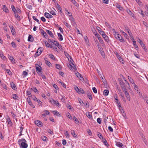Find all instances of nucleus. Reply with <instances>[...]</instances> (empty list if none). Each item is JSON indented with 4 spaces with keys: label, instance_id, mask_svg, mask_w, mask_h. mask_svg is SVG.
<instances>
[{
    "label": "nucleus",
    "instance_id": "603ef678",
    "mask_svg": "<svg viewBox=\"0 0 148 148\" xmlns=\"http://www.w3.org/2000/svg\"><path fill=\"white\" fill-rule=\"evenodd\" d=\"M68 114L67 115V117H68L71 120L73 119V118L70 114L69 113H68Z\"/></svg>",
    "mask_w": 148,
    "mask_h": 148
},
{
    "label": "nucleus",
    "instance_id": "39448f33",
    "mask_svg": "<svg viewBox=\"0 0 148 148\" xmlns=\"http://www.w3.org/2000/svg\"><path fill=\"white\" fill-rule=\"evenodd\" d=\"M43 48L42 47H39L37 51L36 52V54L37 56H39L42 52L43 50Z\"/></svg>",
    "mask_w": 148,
    "mask_h": 148
},
{
    "label": "nucleus",
    "instance_id": "e433bc0d",
    "mask_svg": "<svg viewBox=\"0 0 148 148\" xmlns=\"http://www.w3.org/2000/svg\"><path fill=\"white\" fill-rule=\"evenodd\" d=\"M127 12L128 14L132 17H134V14L131 12L130 10H127Z\"/></svg>",
    "mask_w": 148,
    "mask_h": 148
},
{
    "label": "nucleus",
    "instance_id": "423d86ee",
    "mask_svg": "<svg viewBox=\"0 0 148 148\" xmlns=\"http://www.w3.org/2000/svg\"><path fill=\"white\" fill-rule=\"evenodd\" d=\"M123 91L125 92V94L128 100L129 101H130V95L129 94L128 92L127 91L126 89L125 90H123Z\"/></svg>",
    "mask_w": 148,
    "mask_h": 148
},
{
    "label": "nucleus",
    "instance_id": "3c124183",
    "mask_svg": "<svg viewBox=\"0 0 148 148\" xmlns=\"http://www.w3.org/2000/svg\"><path fill=\"white\" fill-rule=\"evenodd\" d=\"M117 95H115L114 98L116 100L115 102H116V104H118V102H119V100L117 98Z\"/></svg>",
    "mask_w": 148,
    "mask_h": 148
},
{
    "label": "nucleus",
    "instance_id": "f257e3e1",
    "mask_svg": "<svg viewBox=\"0 0 148 148\" xmlns=\"http://www.w3.org/2000/svg\"><path fill=\"white\" fill-rule=\"evenodd\" d=\"M138 42H139L140 45L142 46V47L144 49L145 51V52H147V49H146L145 45L143 43V42L141 40H140V39L138 40Z\"/></svg>",
    "mask_w": 148,
    "mask_h": 148
},
{
    "label": "nucleus",
    "instance_id": "72a5a7b5",
    "mask_svg": "<svg viewBox=\"0 0 148 148\" xmlns=\"http://www.w3.org/2000/svg\"><path fill=\"white\" fill-rule=\"evenodd\" d=\"M41 138L44 141H47L48 140L47 138L45 136H43L41 137Z\"/></svg>",
    "mask_w": 148,
    "mask_h": 148
},
{
    "label": "nucleus",
    "instance_id": "6e6d98bb",
    "mask_svg": "<svg viewBox=\"0 0 148 148\" xmlns=\"http://www.w3.org/2000/svg\"><path fill=\"white\" fill-rule=\"evenodd\" d=\"M78 93H80L82 94H84L85 93L84 91L81 89L79 90H78V92H77Z\"/></svg>",
    "mask_w": 148,
    "mask_h": 148
},
{
    "label": "nucleus",
    "instance_id": "c756f323",
    "mask_svg": "<svg viewBox=\"0 0 148 148\" xmlns=\"http://www.w3.org/2000/svg\"><path fill=\"white\" fill-rule=\"evenodd\" d=\"M141 96L142 97V98L145 101L146 100V99H147L148 98V97H147V95L145 94H143V95H141Z\"/></svg>",
    "mask_w": 148,
    "mask_h": 148
},
{
    "label": "nucleus",
    "instance_id": "1a4fd4ad",
    "mask_svg": "<svg viewBox=\"0 0 148 148\" xmlns=\"http://www.w3.org/2000/svg\"><path fill=\"white\" fill-rule=\"evenodd\" d=\"M2 9L3 10L5 13H7L9 12V10L5 5H3Z\"/></svg>",
    "mask_w": 148,
    "mask_h": 148
},
{
    "label": "nucleus",
    "instance_id": "0eeeda50",
    "mask_svg": "<svg viewBox=\"0 0 148 148\" xmlns=\"http://www.w3.org/2000/svg\"><path fill=\"white\" fill-rule=\"evenodd\" d=\"M44 16L46 18H52L53 17L52 15L47 12H45L44 14Z\"/></svg>",
    "mask_w": 148,
    "mask_h": 148
},
{
    "label": "nucleus",
    "instance_id": "f8f14e48",
    "mask_svg": "<svg viewBox=\"0 0 148 148\" xmlns=\"http://www.w3.org/2000/svg\"><path fill=\"white\" fill-rule=\"evenodd\" d=\"M46 32L47 33L51 36V37L53 38H54V36L51 31L49 30H47Z\"/></svg>",
    "mask_w": 148,
    "mask_h": 148
},
{
    "label": "nucleus",
    "instance_id": "864d4df0",
    "mask_svg": "<svg viewBox=\"0 0 148 148\" xmlns=\"http://www.w3.org/2000/svg\"><path fill=\"white\" fill-rule=\"evenodd\" d=\"M106 25L110 29H112V27H111L110 24L107 22H106L105 23Z\"/></svg>",
    "mask_w": 148,
    "mask_h": 148
},
{
    "label": "nucleus",
    "instance_id": "4468645a",
    "mask_svg": "<svg viewBox=\"0 0 148 148\" xmlns=\"http://www.w3.org/2000/svg\"><path fill=\"white\" fill-rule=\"evenodd\" d=\"M46 46L48 47L53 48V46L50 45L47 41H44Z\"/></svg>",
    "mask_w": 148,
    "mask_h": 148
},
{
    "label": "nucleus",
    "instance_id": "473e14b6",
    "mask_svg": "<svg viewBox=\"0 0 148 148\" xmlns=\"http://www.w3.org/2000/svg\"><path fill=\"white\" fill-rule=\"evenodd\" d=\"M128 79L130 81V82L132 84H134L135 83L134 82V80L133 79L131 78V77H130L128 76Z\"/></svg>",
    "mask_w": 148,
    "mask_h": 148
},
{
    "label": "nucleus",
    "instance_id": "5fc2aeb1",
    "mask_svg": "<svg viewBox=\"0 0 148 148\" xmlns=\"http://www.w3.org/2000/svg\"><path fill=\"white\" fill-rule=\"evenodd\" d=\"M32 18L35 21H36L38 24H40L39 21L36 18L35 16H33Z\"/></svg>",
    "mask_w": 148,
    "mask_h": 148
},
{
    "label": "nucleus",
    "instance_id": "0e129e2a",
    "mask_svg": "<svg viewBox=\"0 0 148 148\" xmlns=\"http://www.w3.org/2000/svg\"><path fill=\"white\" fill-rule=\"evenodd\" d=\"M1 85L3 88L6 90L7 89V88L6 87L5 84H1Z\"/></svg>",
    "mask_w": 148,
    "mask_h": 148
},
{
    "label": "nucleus",
    "instance_id": "13d9d810",
    "mask_svg": "<svg viewBox=\"0 0 148 148\" xmlns=\"http://www.w3.org/2000/svg\"><path fill=\"white\" fill-rule=\"evenodd\" d=\"M120 95L121 97H122V99L123 100V101H124L126 102V101L125 100V98L123 94L121 93L120 94Z\"/></svg>",
    "mask_w": 148,
    "mask_h": 148
},
{
    "label": "nucleus",
    "instance_id": "412c9836",
    "mask_svg": "<svg viewBox=\"0 0 148 148\" xmlns=\"http://www.w3.org/2000/svg\"><path fill=\"white\" fill-rule=\"evenodd\" d=\"M134 88L135 90H136L137 91V92L138 93H139V95H140V92L139 91H138V87H137V85L135 84V83L134 84Z\"/></svg>",
    "mask_w": 148,
    "mask_h": 148
},
{
    "label": "nucleus",
    "instance_id": "de8ad7c7",
    "mask_svg": "<svg viewBox=\"0 0 148 148\" xmlns=\"http://www.w3.org/2000/svg\"><path fill=\"white\" fill-rule=\"evenodd\" d=\"M53 114L55 115H56L57 116H59L60 115L59 112L56 111H53Z\"/></svg>",
    "mask_w": 148,
    "mask_h": 148
},
{
    "label": "nucleus",
    "instance_id": "69168bd1",
    "mask_svg": "<svg viewBox=\"0 0 148 148\" xmlns=\"http://www.w3.org/2000/svg\"><path fill=\"white\" fill-rule=\"evenodd\" d=\"M64 25L66 27H67L68 28H69V29H70V28L71 27V26L69 25L66 22L65 23Z\"/></svg>",
    "mask_w": 148,
    "mask_h": 148
},
{
    "label": "nucleus",
    "instance_id": "bb28decb",
    "mask_svg": "<svg viewBox=\"0 0 148 148\" xmlns=\"http://www.w3.org/2000/svg\"><path fill=\"white\" fill-rule=\"evenodd\" d=\"M69 17H70V18H69V19H70V20L71 21H72V22L73 23H75V21L74 20V18L73 17V16L72 14H71V15H69Z\"/></svg>",
    "mask_w": 148,
    "mask_h": 148
},
{
    "label": "nucleus",
    "instance_id": "4d7b16f0",
    "mask_svg": "<svg viewBox=\"0 0 148 148\" xmlns=\"http://www.w3.org/2000/svg\"><path fill=\"white\" fill-rule=\"evenodd\" d=\"M46 64L49 67H50L51 65V63L48 61H46Z\"/></svg>",
    "mask_w": 148,
    "mask_h": 148
},
{
    "label": "nucleus",
    "instance_id": "7ed1b4c3",
    "mask_svg": "<svg viewBox=\"0 0 148 148\" xmlns=\"http://www.w3.org/2000/svg\"><path fill=\"white\" fill-rule=\"evenodd\" d=\"M35 124L37 125L39 127H42L43 126V124L41 121L38 120H36L35 122Z\"/></svg>",
    "mask_w": 148,
    "mask_h": 148
},
{
    "label": "nucleus",
    "instance_id": "cd10ccee",
    "mask_svg": "<svg viewBox=\"0 0 148 148\" xmlns=\"http://www.w3.org/2000/svg\"><path fill=\"white\" fill-rule=\"evenodd\" d=\"M87 117L90 119H92V116L90 113L88 112V114H86Z\"/></svg>",
    "mask_w": 148,
    "mask_h": 148
},
{
    "label": "nucleus",
    "instance_id": "bf43d9fd",
    "mask_svg": "<svg viewBox=\"0 0 148 148\" xmlns=\"http://www.w3.org/2000/svg\"><path fill=\"white\" fill-rule=\"evenodd\" d=\"M121 113H122V114L123 116L124 117H125L126 116V114L125 113L124 111L122 109V110L121 111Z\"/></svg>",
    "mask_w": 148,
    "mask_h": 148
},
{
    "label": "nucleus",
    "instance_id": "a19ab883",
    "mask_svg": "<svg viewBox=\"0 0 148 148\" xmlns=\"http://www.w3.org/2000/svg\"><path fill=\"white\" fill-rule=\"evenodd\" d=\"M73 119L75 121V123H79V122L78 120L77 119L75 116H74Z\"/></svg>",
    "mask_w": 148,
    "mask_h": 148
},
{
    "label": "nucleus",
    "instance_id": "09e8293b",
    "mask_svg": "<svg viewBox=\"0 0 148 148\" xmlns=\"http://www.w3.org/2000/svg\"><path fill=\"white\" fill-rule=\"evenodd\" d=\"M100 78L101 79L102 82L104 83H105V82H106V80L105 78H104L101 75H100Z\"/></svg>",
    "mask_w": 148,
    "mask_h": 148
},
{
    "label": "nucleus",
    "instance_id": "37998d69",
    "mask_svg": "<svg viewBox=\"0 0 148 148\" xmlns=\"http://www.w3.org/2000/svg\"><path fill=\"white\" fill-rule=\"evenodd\" d=\"M26 93L27 95L28 96V97H31L32 95L31 94V93L30 91H27Z\"/></svg>",
    "mask_w": 148,
    "mask_h": 148
},
{
    "label": "nucleus",
    "instance_id": "a211bd4d",
    "mask_svg": "<svg viewBox=\"0 0 148 148\" xmlns=\"http://www.w3.org/2000/svg\"><path fill=\"white\" fill-rule=\"evenodd\" d=\"M116 145L120 148H121L122 147L124 146L123 144L120 142H117Z\"/></svg>",
    "mask_w": 148,
    "mask_h": 148
},
{
    "label": "nucleus",
    "instance_id": "20e7f679",
    "mask_svg": "<svg viewBox=\"0 0 148 148\" xmlns=\"http://www.w3.org/2000/svg\"><path fill=\"white\" fill-rule=\"evenodd\" d=\"M19 145L21 148H27L28 146L27 144L24 142H22Z\"/></svg>",
    "mask_w": 148,
    "mask_h": 148
},
{
    "label": "nucleus",
    "instance_id": "c9c22d12",
    "mask_svg": "<svg viewBox=\"0 0 148 148\" xmlns=\"http://www.w3.org/2000/svg\"><path fill=\"white\" fill-rule=\"evenodd\" d=\"M26 6L27 8L29 9H32V5H30L29 3L27 4H26Z\"/></svg>",
    "mask_w": 148,
    "mask_h": 148
},
{
    "label": "nucleus",
    "instance_id": "6e6552de",
    "mask_svg": "<svg viewBox=\"0 0 148 148\" xmlns=\"http://www.w3.org/2000/svg\"><path fill=\"white\" fill-rule=\"evenodd\" d=\"M34 40V38L31 35H29L28 38V41L32 42Z\"/></svg>",
    "mask_w": 148,
    "mask_h": 148
},
{
    "label": "nucleus",
    "instance_id": "a878e982",
    "mask_svg": "<svg viewBox=\"0 0 148 148\" xmlns=\"http://www.w3.org/2000/svg\"><path fill=\"white\" fill-rule=\"evenodd\" d=\"M87 95L88 97L90 100L92 99V96L91 93L90 92H88L87 93Z\"/></svg>",
    "mask_w": 148,
    "mask_h": 148
},
{
    "label": "nucleus",
    "instance_id": "7c9ffc66",
    "mask_svg": "<svg viewBox=\"0 0 148 148\" xmlns=\"http://www.w3.org/2000/svg\"><path fill=\"white\" fill-rule=\"evenodd\" d=\"M7 121L9 125H11L12 124V122L9 117L8 116L7 119Z\"/></svg>",
    "mask_w": 148,
    "mask_h": 148
},
{
    "label": "nucleus",
    "instance_id": "b1692460",
    "mask_svg": "<svg viewBox=\"0 0 148 148\" xmlns=\"http://www.w3.org/2000/svg\"><path fill=\"white\" fill-rule=\"evenodd\" d=\"M13 98L16 100H18V97L17 95L15 94H13L12 95Z\"/></svg>",
    "mask_w": 148,
    "mask_h": 148
},
{
    "label": "nucleus",
    "instance_id": "a18cd8bd",
    "mask_svg": "<svg viewBox=\"0 0 148 148\" xmlns=\"http://www.w3.org/2000/svg\"><path fill=\"white\" fill-rule=\"evenodd\" d=\"M97 123L99 124H101V119L100 118H99L97 119Z\"/></svg>",
    "mask_w": 148,
    "mask_h": 148
},
{
    "label": "nucleus",
    "instance_id": "f3484780",
    "mask_svg": "<svg viewBox=\"0 0 148 148\" xmlns=\"http://www.w3.org/2000/svg\"><path fill=\"white\" fill-rule=\"evenodd\" d=\"M58 39L60 41H62L63 40V37L62 34L60 33L58 34Z\"/></svg>",
    "mask_w": 148,
    "mask_h": 148
},
{
    "label": "nucleus",
    "instance_id": "6ab92c4d",
    "mask_svg": "<svg viewBox=\"0 0 148 148\" xmlns=\"http://www.w3.org/2000/svg\"><path fill=\"white\" fill-rule=\"evenodd\" d=\"M11 8L12 9L13 12H14V14H16V9H15L14 6L13 5H11Z\"/></svg>",
    "mask_w": 148,
    "mask_h": 148
},
{
    "label": "nucleus",
    "instance_id": "9b49d317",
    "mask_svg": "<svg viewBox=\"0 0 148 148\" xmlns=\"http://www.w3.org/2000/svg\"><path fill=\"white\" fill-rule=\"evenodd\" d=\"M114 36L115 38L117 40H120V38L121 37V36L118 34V33H116V34H114Z\"/></svg>",
    "mask_w": 148,
    "mask_h": 148
},
{
    "label": "nucleus",
    "instance_id": "dca6fc26",
    "mask_svg": "<svg viewBox=\"0 0 148 148\" xmlns=\"http://www.w3.org/2000/svg\"><path fill=\"white\" fill-rule=\"evenodd\" d=\"M76 75L80 80H81V79H80V78L84 80V79L82 76V75L79 73L77 72V73H76Z\"/></svg>",
    "mask_w": 148,
    "mask_h": 148
},
{
    "label": "nucleus",
    "instance_id": "393cba45",
    "mask_svg": "<svg viewBox=\"0 0 148 148\" xmlns=\"http://www.w3.org/2000/svg\"><path fill=\"white\" fill-rule=\"evenodd\" d=\"M109 91L108 90H105L103 91V94L104 95L107 96L108 95Z\"/></svg>",
    "mask_w": 148,
    "mask_h": 148
},
{
    "label": "nucleus",
    "instance_id": "4c0bfd02",
    "mask_svg": "<svg viewBox=\"0 0 148 148\" xmlns=\"http://www.w3.org/2000/svg\"><path fill=\"white\" fill-rule=\"evenodd\" d=\"M56 68L57 69H61L62 68V67L60 65V64H55Z\"/></svg>",
    "mask_w": 148,
    "mask_h": 148
},
{
    "label": "nucleus",
    "instance_id": "774afa93",
    "mask_svg": "<svg viewBox=\"0 0 148 148\" xmlns=\"http://www.w3.org/2000/svg\"><path fill=\"white\" fill-rule=\"evenodd\" d=\"M11 44L12 45V46L14 48L16 47V45L15 44V43L13 42H12L11 43Z\"/></svg>",
    "mask_w": 148,
    "mask_h": 148
},
{
    "label": "nucleus",
    "instance_id": "c85d7f7f",
    "mask_svg": "<svg viewBox=\"0 0 148 148\" xmlns=\"http://www.w3.org/2000/svg\"><path fill=\"white\" fill-rule=\"evenodd\" d=\"M39 67H39H37L36 68V69L37 72L38 71V72H41V71L42 70V68L40 66H39Z\"/></svg>",
    "mask_w": 148,
    "mask_h": 148
},
{
    "label": "nucleus",
    "instance_id": "ddd939ff",
    "mask_svg": "<svg viewBox=\"0 0 148 148\" xmlns=\"http://www.w3.org/2000/svg\"><path fill=\"white\" fill-rule=\"evenodd\" d=\"M71 133L74 138H77V136L74 130H71Z\"/></svg>",
    "mask_w": 148,
    "mask_h": 148
},
{
    "label": "nucleus",
    "instance_id": "79ce46f5",
    "mask_svg": "<svg viewBox=\"0 0 148 148\" xmlns=\"http://www.w3.org/2000/svg\"><path fill=\"white\" fill-rule=\"evenodd\" d=\"M105 40L107 42H110V40L108 36H107L104 38Z\"/></svg>",
    "mask_w": 148,
    "mask_h": 148
},
{
    "label": "nucleus",
    "instance_id": "e2e57ef3",
    "mask_svg": "<svg viewBox=\"0 0 148 148\" xmlns=\"http://www.w3.org/2000/svg\"><path fill=\"white\" fill-rule=\"evenodd\" d=\"M103 143L104 145L107 147H108V146H109V145L108 144L107 141H103Z\"/></svg>",
    "mask_w": 148,
    "mask_h": 148
},
{
    "label": "nucleus",
    "instance_id": "9d476101",
    "mask_svg": "<svg viewBox=\"0 0 148 148\" xmlns=\"http://www.w3.org/2000/svg\"><path fill=\"white\" fill-rule=\"evenodd\" d=\"M41 33L42 35H43V36L46 38L48 36L47 33L45 31L42 29L41 30Z\"/></svg>",
    "mask_w": 148,
    "mask_h": 148
},
{
    "label": "nucleus",
    "instance_id": "aec40b11",
    "mask_svg": "<svg viewBox=\"0 0 148 148\" xmlns=\"http://www.w3.org/2000/svg\"><path fill=\"white\" fill-rule=\"evenodd\" d=\"M9 59L12 61V63H15L14 58L12 56H10L9 57Z\"/></svg>",
    "mask_w": 148,
    "mask_h": 148
},
{
    "label": "nucleus",
    "instance_id": "4be33fe9",
    "mask_svg": "<svg viewBox=\"0 0 148 148\" xmlns=\"http://www.w3.org/2000/svg\"><path fill=\"white\" fill-rule=\"evenodd\" d=\"M125 29L126 30L127 32L129 34V35L130 36L131 35H132V33L130 32V29H129L128 27L127 26H125Z\"/></svg>",
    "mask_w": 148,
    "mask_h": 148
},
{
    "label": "nucleus",
    "instance_id": "ea45409f",
    "mask_svg": "<svg viewBox=\"0 0 148 148\" xmlns=\"http://www.w3.org/2000/svg\"><path fill=\"white\" fill-rule=\"evenodd\" d=\"M99 42L101 44H104V42L103 40L101 38V37H99L98 39Z\"/></svg>",
    "mask_w": 148,
    "mask_h": 148
},
{
    "label": "nucleus",
    "instance_id": "680f3d73",
    "mask_svg": "<svg viewBox=\"0 0 148 148\" xmlns=\"http://www.w3.org/2000/svg\"><path fill=\"white\" fill-rule=\"evenodd\" d=\"M49 57L50 58L52 59L53 60H55V58H54V56L52 54H50L49 55Z\"/></svg>",
    "mask_w": 148,
    "mask_h": 148
},
{
    "label": "nucleus",
    "instance_id": "5701e85b",
    "mask_svg": "<svg viewBox=\"0 0 148 148\" xmlns=\"http://www.w3.org/2000/svg\"><path fill=\"white\" fill-rule=\"evenodd\" d=\"M116 7L117 8L120 10L123 11V8L120 5L117 4L116 5Z\"/></svg>",
    "mask_w": 148,
    "mask_h": 148
},
{
    "label": "nucleus",
    "instance_id": "f704fd0d",
    "mask_svg": "<svg viewBox=\"0 0 148 148\" xmlns=\"http://www.w3.org/2000/svg\"><path fill=\"white\" fill-rule=\"evenodd\" d=\"M97 136L100 139H103V136L100 132H98Z\"/></svg>",
    "mask_w": 148,
    "mask_h": 148
},
{
    "label": "nucleus",
    "instance_id": "c03bdc74",
    "mask_svg": "<svg viewBox=\"0 0 148 148\" xmlns=\"http://www.w3.org/2000/svg\"><path fill=\"white\" fill-rule=\"evenodd\" d=\"M98 27L99 29H97L99 33L101 35V34L102 33H104V32L102 31L99 27Z\"/></svg>",
    "mask_w": 148,
    "mask_h": 148
},
{
    "label": "nucleus",
    "instance_id": "49530a36",
    "mask_svg": "<svg viewBox=\"0 0 148 148\" xmlns=\"http://www.w3.org/2000/svg\"><path fill=\"white\" fill-rule=\"evenodd\" d=\"M31 89L33 90V91H34V92H35V93H36V92H37H37H38V90L36 88V87H33V88H31Z\"/></svg>",
    "mask_w": 148,
    "mask_h": 148
},
{
    "label": "nucleus",
    "instance_id": "f03ea898",
    "mask_svg": "<svg viewBox=\"0 0 148 148\" xmlns=\"http://www.w3.org/2000/svg\"><path fill=\"white\" fill-rule=\"evenodd\" d=\"M119 84L122 89L123 90H126V88L125 87V83L123 82L122 80H120L119 81Z\"/></svg>",
    "mask_w": 148,
    "mask_h": 148
},
{
    "label": "nucleus",
    "instance_id": "338daca9",
    "mask_svg": "<svg viewBox=\"0 0 148 148\" xmlns=\"http://www.w3.org/2000/svg\"><path fill=\"white\" fill-rule=\"evenodd\" d=\"M7 73L9 75H11L12 72H11L9 69H6Z\"/></svg>",
    "mask_w": 148,
    "mask_h": 148
},
{
    "label": "nucleus",
    "instance_id": "58836bf2",
    "mask_svg": "<svg viewBox=\"0 0 148 148\" xmlns=\"http://www.w3.org/2000/svg\"><path fill=\"white\" fill-rule=\"evenodd\" d=\"M15 16L17 20L20 21L21 19V18L20 16L18 14H15Z\"/></svg>",
    "mask_w": 148,
    "mask_h": 148
},
{
    "label": "nucleus",
    "instance_id": "2f4dec72",
    "mask_svg": "<svg viewBox=\"0 0 148 148\" xmlns=\"http://www.w3.org/2000/svg\"><path fill=\"white\" fill-rule=\"evenodd\" d=\"M26 140L24 138H23L21 139H19L18 141V142L19 145H20V143H21L22 142H24V143H26Z\"/></svg>",
    "mask_w": 148,
    "mask_h": 148
},
{
    "label": "nucleus",
    "instance_id": "2eb2a0df",
    "mask_svg": "<svg viewBox=\"0 0 148 148\" xmlns=\"http://www.w3.org/2000/svg\"><path fill=\"white\" fill-rule=\"evenodd\" d=\"M11 86L12 87V89L16 90L17 89V88L16 87L15 84L13 82L11 83H10Z\"/></svg>",
    "mask_w": 148,
    "mask_h": 148
},
{
    "label": "nucleus",
    "instance_id": "8fccbe9b",
    "mask_svg": "<svg viewBox=\"0 0 148 148\" xmlns=\"http://www.w3.org/2000/svg\"><path fill=\"white\" fill-rule=\"evenodd\" d=\"M28 104L31 107H33V108H35V106L33 105V103L32 101H29V102Z\"/></svg>",
    "mask_w": 148,
    "mask_h": 148
},
{
    "label": "nucleus",
    "instance_id": "052dcab7",
    "mask_svg": "<svg viewBox=\"0 0 148 148\" xmlns=\"http://www.w3.org/2000/svg\"><path fill=\"white\" fill-rule=\"evenodd\" d=\"M92 90L95 93H97V90L95 87L92 88Z\"/></svg>",
    "mask_w": 148,
    "mask_h": 148
}]
</instances>
